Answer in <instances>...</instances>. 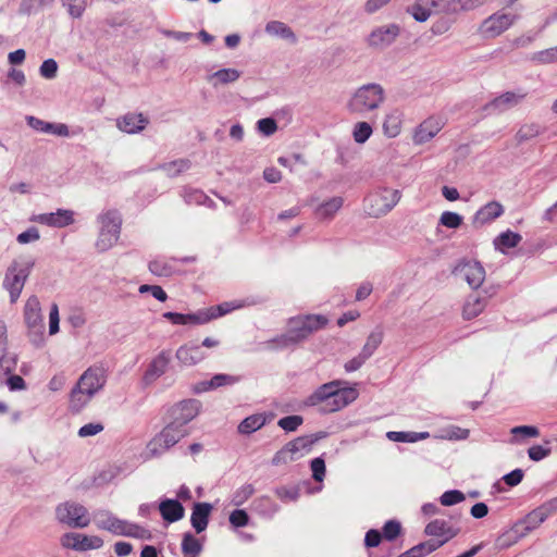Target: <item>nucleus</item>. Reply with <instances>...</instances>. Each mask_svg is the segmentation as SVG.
Masks as SVG:
<instances>
[{
  "label": "nucleus",
  "instance_id": "4c0bfd02",
  "mask_svg": "<svg viewBox=\"0 0 557 557\" xmlns=\"http://www.w3.org/2000/svg\"><path fill=\"white\" fill-rule=\"evenodd\" d=\"M298 344V341L296 337L287 330L285 334H282L280 336H276L268 342L264 343L265 349H286L294 347Z\"/></svg>",
  "mask_w": 557,
  "mask_h": 557
},
{
  "label": "nucleus",
  "instance_id": "6ab92c4d",
  "mask_svg": "<svg viewBox=\"0 0 557 557\" xmlns=\"http://www.w3.org/2000/svg\"><path fill=\"white\" fill-rule=\"evenodd\" d=\"M29 220L50 227L61 228L74 223V212L67 209H58L55 212L34 214Z\"/></svg>",
  "mask_w": 557,
  "mask_h": 557
},
{
  "label": "nucleus",
  "instance_id": "aec40b11",
  "mask_svg": "<svg viewBox=\"0 0 557 557\" xmlns=\"http://www.w3.org/2000/svg\"><path fill=\"white\" fill-rule=\"evenodd\" d=\"M557 511V498H553L532 510L522 521L524 530L532 531L539 528L548 517Z\"/></svg>",
  "mask_w": 557,
  "mask_h": 557
},
{
  "label": "nucleus",
  "instance_id": "1a4fd4ad",
  "mask_svg": "<svg viewBox=\"0 0 557 557\" xmlns=\"http://www.w3.org/2000/svg\"><path fill=\"white\" fill-rule=\"evenodd\" d=\"M461 0H416L409 13L418 22H425L434 14H455L459 11Z\"/></svg>",
  "mask_w": 557,
  "mask_h": 557
},
{
  "label": "nucleus",
  "instance_id": "6e6552de",
  "mask_svg": "<svg viewBox=\"0 0 557 557\" xmlns=\"http://www.w3.org/2000/svg\"><path fill=\"white\" fill-rule=\"evenodd\" d=\"M100 224L96 247L99 251H107L115 245L120 237L122 219L116 210H108L98 216Z\"/></svg>",
  "mask_w": 557,
  "mask_h": 557
},
{
  "label": "nucleus",
  "instance_id": "72a5a7b5",
  "mask_svg": "<svg viewBox=\"0 0 557 557\" xmlns=\"http://www.w3.org/2000/svg\"><path fill=\"white\" fill-rule=\"evenodd\" d=\"M265 33L270 36L280 37L286 39L292 44L297 41V37L293 29L283 22L271 21L265 25Z\"/></svg>",
  "mask_w": 557,
  "mask_h": 557
},
{
  "label": "nucleus",
  "instance_id": "7c9ffc66",
  "mask_svg": "<svg viewBox=\"0 0 557 557\" xmlns=\"http://www.w3.org/2000/svg\"><path fill=\"white\" fill-rule=\"evenodd\" d=\"M343 205L344 199L342 197H332L319 205L314 210V214L321 221H330L341 210Z\"/></svg>",
  "mask_w": 557,
  "mask_h": 557
},
{
  "label": "nucleus",
  "instance_id": "a19ab883",
  "mask_svg": "<svg viewBox=\"0 0 557 557\" xmlns=\"http://www.w3.org/2000/svg\"><path fill=\"white\" fill-rule=\"evenodd\" d=\"M383 336L384 334L381 329L371 332L360 352L369 359L382 344Z\"/></svg>",
  "mask_w": 557,
  "mask_h": 557
},
{
  "label": "nucleus",
  "instance_id": "c756f323",
  "mask_svg": "<svg viewBox=\"0 0 557 557\" xmlns=\"http://www.w3.org/2000/svg\"><path fill=\"white\" fill-rule=\"evenodd\" d=\"M211 509L212 506L208 503H197L194 505L190 522L197 533L206 530Z\"/></svg>",
  "mask_w": 557,
  "mask_h": 557
},
{
  "label": "nucleus",
  "instance_id": "e2e57ef3",
  "mask_svg": "<svg viewBox=\"0 0 557 557\" xmlns=\"http://www.w3.org/2000/svg\"><path fill=\"white\" fill-rule=\"evenodd\" d=\"M312 478L317 482H322L325 475V462L322 458L318 457L311 461Z\"/></svg>",
  "mask_w": 557,
  "mask_h": 557
},
{
  "label": "nucleus",
  "instance_id": "a18cd8bd",
  "mask_svg": "<svg viewBox=\"0 0 557 557\" xmlns=\"http://www.w3.org/2000/svg\"><path fill=\"white\" fill-rule=\"evenodd\" d=\"M201 548L202 547L198 539L190 533L184 534L182 541V550L184 555L195 557L201 552Z\"/></svg>",
  "mask_w": 557,
  "mask_h": 557
},
{
  "label": "nucleus",
  "instance_id": "2eb2a0df",
  "mask_svg": "<svg viewBox=\"0 0 557 557\" xmlns=\"http://www.w3.org/2000/svg\"><path fill=\"white\" fill-rule=\"evenodd\" d=\"M61 545L64 548L87 552L99 549L103 546V540L98 535H87L76 532H67L61 536Z\"/></svg>",
  "mask_w": 557,
  "mask_h": 557
},
{
  "label": "nucleus",
  "instance_id": "79ce46f5",
  "mask_svg": "<svg viewBox=\"0 0 557 557\" xmlns=\"http://www.w3.org/2000/svg\"><path fill=\"white\" fill-rule=\"evenodd\" d=\"M190 168V161L187 159H178L172 162L164 163L161 169L169 177H175Z\"/></svg>",
  "mask_w": 557,
  "mask_h": 557
},
{
  "label": "nucleus",
  "instance_id": "c85d7f7f",
  "mask_svg": "<svg viewBox=\"0 0 557 557\" xmlns=\"http://www.w3.org/2000/svg\"><path fill=\"white\" fill-rule=\"evenodd\" d=\"M404 113L399 109L389 110L383 121V133L388 138L397 137L403 128Z\"/></svg>",
  "mask_w": 557,
  "mask_h": 557
},
{
  "label": "nucleus",
  "instance_id": "4468645a",
  "mask_svg": "<svg viewBox=\"0 0 557 557\" xmlns=\"http://www.w3.org/2000/svg\"><path fill=\"white\" fill-rule=\"evenodd\" d=\"M327 319L321 314H308L289 319L288 330L298 343L307 338L311 333L322 329Z\"/></svg>",
  "mask_w": 557,
  "mask_h": 557
},
{
  "label": "nucleus",
  "instance_id": "20e7f679",
  "mask_svg": "<svg viewBox=\"0 0 557 557\" xmlns=\"http://www.w3.org/2000/svg\"><path fill=\"white\" fill-rule=\"evenodd\" d=\"M386 101V91L377 83H368L356 88L346 103L351 114L366 115L377 111Z\"/></svg>",
  "mask_w": 557,
  "mask_h": 557
},
{
  "label": "nucleus",
  "instance_id": "a211bd4d",
  "mask_svg": "<svg viewBox=\"0 0 557 557\" xmlns=\"http://www.w3.org/2000/svg\"><path fill=\"white\" fill-rule=\"evenodd\" d=\"M444 127V121L438 116H429L422 121L413 132L414 145H423L433 139Z\"/></svg>",
  "mask_w": 557,
  "mask_h": 557
},
{
  "label": "nucleus",
  "instance_id": "5701e85b",
  "mask_svg": "<svg viewBox=\"0 0 557 557\" xmlns=\"http://www.w3.org/2000/svg\"><path fill=\"white\" fill-rule=\"evenodd\" d=\"M175 357L181 366L193 367L205 360L207 354L201 349V346L188 343L177 348Z\"/></svg>",
  "mask_w": 557,
  "mask_h": 557
},
{
  "label": "nucleus",
  "instance_id": "393cba45",
  "mask_svg": "<svg viewBox=\"0 0 557 557\" xmlns=\"http://www.w3.org/2000/svg\"><path fill=\"white\" fill-rule=\"evenodd\" d=\"M162 318L169 320L172 324L175 325H202L208 323V317L203 312V309H200L193 313H178V312H164Z\"/></svg>",
  "mask_w": 557,
  "mask_h": 557
},
{
  "label": "nucleus",
  "instance_id": "39448f33",
  "mask_svg": "<svg viewBox=\"0 0 557 557\" xmlns=\"http://www.w3.org/2000/svg\"><path fill=\"white\" fill-rule=\"evenodd\" d=\"M97 529L104 530L113 535L128 536L139 540H150L151 532L137 523L120 519L107 509H97L91 515Z\"/></svg>",
  "mask_w": 557,
  "mask_h": 557
},
{
  "label": "nucleus",
  "instance_id": "4d7b16f0",
  "mask_svg": "<svg viewBox=\"0 0 557 557\" xmlns=\"http://www.w3.org/2000/svg\"><path fill=\"white\" fill-rule=\"evenodd\" d=\"M440 500L443 506H453L465 500V495L460 491L451 490L443 493Z\"/></svg>",
  "mask_w": 557,
  "mask_h": 557
},
{
  "label": "nucleus",
  "instance_id": "ea45409f",
  "mask_svg": "<svg viewBox=\"0 0 557 557\" xmlns=\"http://www.w3.org/2000/svg\"><path fill=\"white\" fill-rule=\"evenodd\" d=\"M182 196L187 205H207L213 206V201L199 189L185 187L182 191Z\"/></svg>",
  "mask_w": 557,
  "mask_h": 557
},
{
  "label": "nucleus",
  "instance_id": "7ed1b4c3",
  "mask_svg": "<svg viewBox=\"0 0 557 557\" xmlns=\"http://www.w3.org/2000/svg\"><path fill=\"white\" fill-rule=\"evenodd\" d=\"M459 531V527H457L450 520L435 519L428 523L425 527V534L434 539L410 548L403 556L422 557L428 555L455 537Z\"/></svg>",
  "mask_w": 557,
  "mask_h": 557
},
{
  "label": "nucleus",
  "instance_id": "49530a36",
  "mask_svg": "<svg viewBox=\"0 0 557 557\" xmlns=\"http://www.w3.org/2000/svg\"><path fill=\"white\" fill-rule=\"evenodd\" d=\"M531 60L540 64L557 62V47L537 51L532 54Z\"/></svg>",
  "mask_w": 557,
  "mask_h": 557
},
{
  "label": "nucleus",
  "instance_id": "c03bdc74",
  "mask_svg": "<svg viewBox=\"0 0 557 557\" xmlns=\"http://www.w3.org/2000/svg\"><path fill=\"white\" fill-rule=\"evenodd\" d=\"M149 270L158 276H169L172 274L174 267L164 258H157L149 263Z\"/></svg>",
  "mask_w": 557,
  "mask_h": 557
},
{
  "label": "nucleus",
  "instance_id": "58836bf2",
  "mask_svg": "<svg viewBox=\"0 0 557 557\" xmlns=\"http://www.w3.org/2000/svg\"><path fill=\"white\" fill-rule=\"evenodd\" d=\"M244 305L240 301L223 302L208 309H203V312L208 317V322L219 317L225 315L235 309L242 308Z\"/></svg>",
  "mask_w": 557,
  "mask_h": 557
},
{
  "label": "nucleus",
  "instance_id": "a878e982",
  "mask_svg": "<svg viewBox=\"0 0 557 557\" xmlns=\"http://www.w3.org/2000/svg\"><path fill=\"white\" fill-rule=\"evenodd\" d=\"M23 317L26 327L44 324L41 305L37 296L33 295L26 300Z\"/></svg>",
  "mask_w": 557,
  "mask_h": 557
},
{
  "label": "nucleus",
  "instance_id": "3c124183",
  "mask_svg": "<svg viewBox=\"0 0 557 557\" xmlns=\"http://www.w3.org/2000/svg\"><path fill=\"white\" fill-rule=\"evenodd\" d=\"M214 389L223 386H232L239 382L240 377L237 375L219 373L211 377Z\"/></svg>",
  "mask_w": 557,
  "mask_h": 557
},
{
  "label": "nucleus",
  "instance_id": "9b49d317",
  "mask_svg": "<svg viewBox=\"0 0 557 557\" xmlns=\"http://www.w3.org/2000/svg\"><path fill=\"white\" fill-rule=\"evenodd\" d=\"M55 517L60 523L74 529H84L89 525L91 516L88 509L76 502L69 500L57 506Z\"/></svg>",
  "mask_w": 557,
  "mask_h": 557
},
{
  "label": "nucleus",
  "instance_id": "338daca9",
  "mask_svg": "<svg viewBox=\"0 0 557 557\" xmlns=\"http://www.w3.org/2000/svg\"><path fill=\"white\" fill-rule=\"evenodd\" d=\"M255 492V488L251 484H245L240 488H238L234 495L233 503L235 505H240L246 502Z\"/></svg>",
  "mask_w": 557,
  "mask_h": 557
},
{
  "label": "nucleus",
  "instance_id": "f3484780",
  "mask_svg": "<svg viewBox=\"0 0 557 557\" xmlns=\"http://www.w3.org/2000/svg\"><path fill=\"white\" fill-rule=\"evenodd\" d=\"M201 408V404L197 399L182 400L171 409V423L180 429H186V425L194 420Z\"/></svg>",
  "mask_w": 557,
  "mask_h": 557
},
{
  "label": "nucleus",
  "instance_id": "603ef678",
  "mask_svg": "<svg viewBox=\"0 0 557 557\" xmlns=\"http://www.w3.org/2000/svg\"><path fill=\"white\" fill-rule=\"evenodd\" d=\"M513 435L512 442H518L519 437H536L540 432L539 429L531 425H519L511 429Z\"/></svg>",
  "mask_w": 557,
  "mask_h": 557
},
{
  "label": "nucleus",
  "instance_id": "69168bd1",
  "mask_svg": "<svg viewBox=\"0 0 557 557\" xmlns=\"http://www.w3.org/2000/svg\"><path fill=\"white\" fill-rule=\"evenodd\" d=\"M400 523L394 520H389L383 527V536L388 540H395L400 533Z\"/></svg>",
  "mask_w": 557,
  "mask_h": 557
},
{
  "label": "nucleus",
  "instance_id": "bf43d9fd",
  "mask_svg": "<svg viewBox=\"0 0 557 557\" xmlns=\"http://www.w3.org/2000/svg\"><path fill=\"white\" fill-rule=\"evenodd\" d=\"M257 128L261 134L265 136H271L276 132L277 124L274 119L264 117L257 122Z\"/></svg>",
  "mask_w": 557,
  "mask_h": 557
},
{
  "label": "nucleus",
  "instance_id": "37998d69",
  "mask_svg": "<svg viewBox=\"0 0 557 557\" xmlns=\"http://www.w3.org/2000/svg\"><path fill=\"white\" fill-rule=\"evenodd\" d=\"M372 133V126L366 121L357 122L352 128V137L357 144H364Z\"/></svg>",
  "mask_w": 557,
  "mask_h": 557
},
{
  "label": "nucleus",
  "instance_id": "8fccbe9b",
  "mask_svg": "<svg viewBox=\"0 0 557 557\" xmlns=\"http://www.w3.org/2000/svg\"><path fill=\"white\" fill-rule=\"evenodd\" d=\"M16 367V357L14 355L5 354L0 358V382L4 376L11 374Z\"/></svg>",
  "mask_w": 557,
  "mask_h": 557
},
{
  "label": "nucleus",
  "instance_id": "ddd939ff",
  "mask_svg": "<svg viewBox=\"0 0 557 557\" xmlns=\"http://www.w3.org/2000/svg\"><path fill=\"white\" fill-rule=\"evenodd\" d=\"M451 273L465 280L473 289L479 288L483 284L486 274L481 262L467 258L458 260L453 267Z\"/></svg>",
  "mask_w": 557,
  "mask_h": 557
},
{
  "label": "nucleus",
  "instance_id": "864d4df0",
  "mask_svg": "<svg viewBox=\"0 0 557 557\" xmlns=\"http://www.w3.org/2000/svg\"><path fill=\"white\" fill-rule=\"evenodd\" d=\"M52 0H22L20 4V13L32 14L38 12L44 5Z\"/></svg>",
  "mask_w": 557,
  "mask_h": 557
},
{
  "label": "nucleus",
  "instance_id": "9d476101",
  "mask_svg": "<svg viewBox=\"0 0 557 557\" xmlns=\"http://www.w3.org/2000/svg\"><path fill=\"white\" fill-rule=\"evenodd\" d=\"M518 20V14L498 10L481 22L478 33L484 39H495L511 28Z\"/></svg>",
  "mask_w": 557,
  "mask_h": 557
},
{
  "label": "nucleus",
  "instance_id": "412c9836",
  "mask_svg": "<svg viewBox=\"0 0 557 557\" xmlns=\"http://www.w3.org/2000/svg\"><path fill=\"white\" fill-rule=\"evenodd\" d=\"M527 96L524 91H506L500 96L494 98L485 107V110L490 113H500L508 109L518 106Z\"/></svg>",
  "mask_w": 557,
  "mask_h": 557
},
{
  "label": "nucleus",
  "instance_id": "b1692460",
  "mask_svg": "<svg viewBox=\"0 0 557 557\" xmlns=\"http://www.w3.org/2000/svg\"><path fill=\"white\" fill-rule=\"evenodd\" d=\"M504 212L505 208L500 202L496 200L490 201L475 212L472 219V224L475 227L484 226L502 216Z\"/></svg>",
  "mask_w": 557,
  "mask_h": 557
},
{
  "label": "nucleus",
  "instance_id": "4be33fe9",
  "mask_svg": "<svg viewBox=\"0 0 557 557\" xmlns=\"http://www.w3.org/2000/svg\"><path fill=\"white\" fill-rule=\"evenodd\" d=\"M171 361V352L169 350H162L159 352L149 363L147 370L144 373L143 380L145 384L149 385L158 380L165 373Z\"/></svg>",
  "mask_w": 557,
  "mask_h": 557
},
{
  "label": "nucleus",
  "instance_id": "f257e3e1",
  "mask_svg": "<svg viewBox=\"0 0 557 557\" xmlns=\"http://www.w3.org/2000/svg\"><path fill=\"white\" fill-rule=\"evenodd\" d=\"M358 397L356 387L347 386L346 381L334 380L319 386L310 396L307 397L305 404L307 406H319L322 412L338 411Z\"/></svg>",
  "mask_w": 557,
  "mask_h": 557
},
{
  "label": "nucleus",
  "instance_id": "473e14b6",
  "mask_svg": "<svg viewBox=\"0 0 557 557\" xmlns=\"http://www.w3.org/2000/svg\"><path fill=\"white\" fill-rule=\"evenodd\" d=\"M487 300L479 295H470L463 306L462 315L466 320L478 317L486 307Z\"/></svg>",
  "mask_w": 557,
  "mask_h": 557
},
{
  "label": "nucleus",
  "instance_id": "09e8293b",
  "mask_svg": "<svg viewBox=\"0 0 557 557\" xmlns=\"http://www.w3.org/2000/svg\"><path fill=\"white\" fill-rule=\"evenodd\" d=\"M27 337L35 347H42L45 345V324L27 327Z\"/></svg>",
  "mask_w": 557,
  "mask_h": 557
},
{
  "label": "nucleus",
  "instance_id": "2f4dec72",
  "mask_svg": "<svg viewBox=\"0 0 557 557\" xmlns=\"http://www.w3.org/2000/svg\"><path fill=\"white\" fill-rule=\"evenodd\" d=\"M242 73L236 69H222L207 76V81L214 88L220 85L235 83L239 79Z\"/></svg>",
  "mask_w": 557,
  "mask_h": 557
},
{
  "label": "nucleus",
  "instance_id": "f8f14e48",
  "mask_svg": "<svg viewBox=\"0 0 557 557\" xmlns=\"http://www.w3.org/2000/svg\"><path fill=\"white\" fill-rule=\"evenodd\" d=\"M187 434V429H180L170 422L148 443L147 449L151 456L162 455Z\"/></svg>",
  "mask_w": 557,
  "mask_h": 557
},
{
  "label": "nucleus",
  "instance_id": "052dcab7",
  "mask_svg": "<svg viewBox=\"0 0 557 557\" xmlns=\"http://www.w3.org/2000/svg\"><path fill=\"white\" fill-rule=\"evenodd\" d=\"M104 429L103 424L100 422H91L79 428L77 434L79 437H89L95 436L102 432Z\"/></svg>",
  "mask_w": 557,
  "mask_h": 557
},
{
  "label": "nucleus",
  "instance_id": "680f3d73",
  "mask_svg": "<svg viewBox=\"0 0 557 557\" xmlns=\"http://www.w3.org/2000/svg\"><path fill=\"white\" fill-rule=\"evenodd\" d=\"M63 3L73 17H79L86 8L87 0H63Z\"/></svg>",
  "mask_w": 557,
  "mask_h": 557
},
{
  "label": "nucleus",
  "instance_id": "f03ea898",
  "mask_svg": "<svg viewBox=\"0 0 557 557\" xmlns=\"http://www.w3.org/2000/svg\"><path fill=\"white\" fill-rule=\"evenodd\" d=\"M107 380L108 371L103 364H94L87 368L70 393V409L73 412L83 410L104 388Z\"/></svg>",
  "mask_w": 557,
  "mask_h": 557
},
{
  "label": "nucleus",
  "instance_id": "0e129e2a",
  "mask_svg": "<svg viewBox=\"0 0 557 557\" xmlns=\"http://www.w3.org/2000/svg\"><path fill=\"white\" fill-rule=\"evenodd\" d=\"M26 121H27V124L35 131L49 134L50 131L52 129V123L46 122L38 117L28 115V116H26Z\"/></svg>",
  "mask_w": 557,
  "mask_h": 557
},
{
  "label": "nucleus",
  "instance_id": "0eeeda50",
  "mask_svg": "<svg viewBox=\"0 0 557 557\" xmlns=\"http://www.w3.org/2000/svg\"><path fill=\"white\" fill-rule=\"evenodd\" d=\"M400 191L393 188H380L364 198V210L373 218L387 214L400 200Z\"/></svg>",
  "mask_w": 557,
  "mask_h": 557
},
{
  "label": "nucleus",
  "instance_id": "dca6fc26",
  "mask_svg": "<svg viewBox=\"0 0 557 557\" xmlns=\"http://www.w3.org/2000/svg\"><path fill=\"white\" fill-rule=\"evenodd\" d=\"M400 34V27L395 24L381 25L371 30L366 38L368 47L383 50L389 47Z\"/></svg>",
  "mask_w": 557,
  "mask_h": 557
},
{
  "label": "nucleus",
  "instance_id": "6e6d98bb",
  "mask_svg": "<svg viewBox=\"0 0 557 557\" xmlns=\"http://www.w3.org/2000/svg\"><path fill=\"white\" fill-rule=\"evenodd\" d=\"M440 222L448 228H458L462 224V216L451 211H445L442 213Z\"/></svg>",
  "mask_w": 557,
  "mask_h": 557
},
{
  "label": "nucleus",
  "instance_id": "423d86ee",
  "mask_svg": "<svg viewBox=\"0 0 557 557\" xmlns=\"http://www.w3.org/2000/svg\"><path fill=\"white\" fill-rule=\"evenodd\" d=\"M34 267L35 259L30 256L15 258L8 265L2 287L9 293L11 304H15L18 300Z\"/></svg>",
  "mask_w": 557,
  "mask_h": 557
},
{
  "label": "nucleus",
  "instance_id": "e433bc0d",
  "mask_svg": "<svg viewBox=\"0 0 557 557\" xmlns=\"http://www.w3.org/2000/svg\"><path fill=\"white\" fill-rule=\"evenodd\" d=\"M267 422V417L263 413H256L245 418L238 425L240 434H251L261 429Z\"/></svg>",
  "mask_w": 557,
  "mask_h": 557
},
{
  "label": "nucleus",
  "instance_id": "5fc2aeb1",
  "mask_svg": "<svg viewBox=\"0 0 557 557\" xmlns=\"http://www.w3.org/2000/svg\"><path fill=\"white\" fill-rule=\"evenodd\" d=\"M304 422L302 417L300 416H287L281 418L277 422L278 426L282 428L286 432H293L298 429Z\"/></svg>",
  "mask_w": 557,
  "mask_h": 557
},
{
  "label": "nucleus",
  "instance_id": "bb28decb",
  "mask_svg": "<svg viewBox=\"0 0 557 557\" xmlns=\"http://www.w3.org/2000/svg\"><path fill=\"white\" fill-rule=\"evenodd\" d=\"M161 517L169 523L176 522L184 517L185 509L176 499L165 498L158 505Z\"/></svg>",
  "mask_w": 557,
  "mask_h": 557
},
{
  "label": "nucleus",
  "instance_id": "cd10ccee",
  "mask_svg": "<svg viewBox=\"0 0 557 557\" xmlns=\"http://www.w3.org/2000/svg\"><path fill=\"white\" fill-rule=\"evenodd\" d=\"M147 124L148 119L141 113H127L116 122L117 127L128 134L141 132Z\"/></svg>",
  "mask_w": 557,
  "mask_h": 557
},
{
  "label": "nucleus",
  "instance_id": "13d9d810",
  "mask_svg": "<svg viewBox=\"0 0 557 557\" xmlns=\"http://www.w3.org/2000/svg\"><path fill=\"white\" fill-rule=\"evenodd\" d=\"M40 75L46 79H52L58 73V63L53 59L45 60L39 67Z\"/></svg>",
  "mask_w": 557,
  "mask_h": 557
},
{
  "label": "nucleus",
  "instance_id": "f704fd0d",
  "mask_svg": "<svg viewBox=\"0 0 557 557\" xmlns=\"http://www.w3.org/2000/svg\"><path fill=\"white\" fill-rule=\"evenodd\" d=\"M312 444L313 440H310L308 436H300L288 442L284 447L293 456L294 460H297L311 449Z\"/></svg>",
  "mask_w": 557,
  "mask_h": 557
},
{
  "label": "nucleus",
  "instance_id": "774afa93",
  "mask_svg": "<svg viewBox=\"0 0 557 557\" xmlns=\"http://www.w3.org/2000/svg\"><path fill=\"white\" fill-rule=\"evenodd\" d=\"M40 238L39 231L36 227H29L25 232L17 235V243L25 245L28 243L37 242Z\"/></svg>",
  "mask_w": 557,
  "mask_h": 557
},
{
  "label": "nucleus",
  "instance_id": "de8ad7c7",
  "mask_svg": "<svg viewBox=\"0 0 557 557\" xmlns=\"http://www.w3.org/2000/svg\"><path fill=\"white\" fill-rule=\"evenodd\" d=\"M469 433L470 432L468 429H462L457 425H449V426L443 429L440 437L444 438V440H450V441L451 440H466V438H468Z\"/></svg>",
  "mask_w": 557,
  "mask_h": 557
},
{
  "label": "nucleus",
  "instance_id": "c9c22d12",
  "mask_svg": "<svg viewBox=\"0 0 557 557\" xmlns=\"http://www.w3.org/2000/svg\"><path fill=\"white\" fill-rule=\"evenodd\" d=\"M521 239H522V237L520 234L508 230V231L499 234L494 239V246H495V249H497L502 252H505V250L508 248L517 247L519 245V243L521 242Z\"/></svg>",
  "mask_w": 557,
  "mask_h": 557
}]
</instances>
